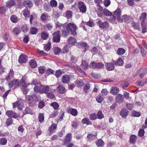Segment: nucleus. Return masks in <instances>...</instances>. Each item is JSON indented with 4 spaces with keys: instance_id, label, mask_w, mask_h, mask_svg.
I'll return each mask as SVG.
<instances>
[{
    "instance_id": "obj_58",
    "label": "nucleus",
    "mask_w": 147,
    "mask_h": 147,
    "mask_svg": "<svg viewBox=\"0 0 147 147\" xmlns=\"http://www.w3.org/2000/svg\"><path fill=\"white\" fill-rule=\"evenodd\" d=\"M36 15L35 13H33L32 15H31L30 16V22L31 24L32 23V21L34 20V18H36Z\"/></svg>"
},
{
    "instance_id": "obj_54",
    "label": "nucleus",
    "mask_w": 147,
    "mask_h": 147,
    "mask_svg": "<svg viewBox=\"0 0 147 147\" xmlns=\"http://www.w3.org/2000/svg\"><path fill=\"white\" fill-rule=\"evenodd\" d=\"M7 143L6 139L4 138L0 139V144L2 145H5Z\"/></svg>"
},
{
    "instance_id": "obj_44",
    "label": "nucleus",
    "mask_w": 147,
    "mask_h": 147,
    "mask_svg": "<svg viewBox=\"0 0 147 147\" xmlns=\"http://www.w3.org/2000/svg\"><path fill=\"white\" fill-rule=\"evenodd\" d=\"M96 134L92 135V134H89L87 136V138L89 140H93L96 138Z\"/></svg>"
},
{
    "instance_id": "obj_64",
    "label": "nucleus",
    "mask_w": 147,
    "mask_h": 147,
    "mask_svg": "<svg viewBox=\"0 0 147 147\" xmlns=\"http://www.w3.org/2000/svg\"><path fill=\"white\" fill-rule=\"evenodd\" d=\"M144 130L143 129H140L138 132V135L140 137H142L144 134Z\"/></svg>"
},
{
    "instance_id": "obj_47",
    "label": "nucleus",
    "mask_w": 147,
    "mask_h": 147,
    "mask_svg": "<svg viewBox=\"0 0 147 147\" xmlns=\"http://www.w3.org/2000/svg\"><path fill=\"white\" fill-rule=\"evenodd\" d=\"M132 25L135 29L138 30H140V25L138 23L134 22L132 23Z\"/></svg>"
},
{
    "instance_id": "obj_31",
    "label": "nucleus",
    "mask_w": 147,
    "mask_h": 147,
    "mask_svg": "<svg viewBox=\"0 0 147 147\" xmlns=\"http://www.w3.org/2000/svg\"><path fill=\"white\" fill-rule=\"evenodd\" d=\"M114 63L116 65L120 66L122 65L124 63L123 60L121 58H118L117 61H115Z\"/></svg>"
},
{
    "instance_id": "obj_26",
    "label": "nucleus",
    "mask_w": 147,
    "mask_h": 147,
    "mask_svg": "<svg viewBox=\"0 0 147 147\" xmlns=\"http://www.w3.org/2000/svg\"><path fill=\"white\" fill-rule=\"evenodd\" d=\"M76 43V39L74 37H69L68 39V43L70 45H73Z\"/></svg>"
},
{
    "instance_id": "obj_34",
    "label": "nucleus",
    "mask_w": 147,
    "mask_h": 147,
    "mask_svg": "<svg viewBox=\"0 0 147 147\" xmlns=\"http://www.w3.org/2000/svg\"><path fill=\"white\" fill-rule=\"evenodd\" d=\"M103 13L104 15L106 16H111L112 15V13L111 12L105 9L103 10Z\"/></svg>"
},
{
    "instance_id": "obj_32",
    "label": "nucleus",
    "mask_w": 147,
    "mask_h": 147,
    "mask_svg": "<svg viewBox=\"0 0 147 147\" xmlns=\"http://www.w3.org/2000/svg\"><path fill=\"white\" fill-rule=\"evenodd\" d=\"M81 65L83 68L84 69H87L89 67L88 64L84 60L82 61Z\"/></svg>"
},
{
    "instance_id": "obj_39",
    "label": "nucleus",
    "mask_w": 147,
    "mask_h": 147,
    "mask_svg": "<svg viewBox=\"0 0 147 147\" xmlns=\"http://www.w3.org/2000/svg\"><path fill=\"white\" fill-rule=\"evenodd\" d=\"M76 84L77 86L80 87L83 84V82L82 80L78 79L76 82Z\"/></svg>"
},
{
    "instance_id": "obj_4",
    "label": "nucleus",
    "mask_w": 147,
    "mask_h": 147,
    "mask_svg": "<svg viewBox=\"0 0 147 147\" xmlns=\"http://www.w3.org/2000/svg\"><path fill=\"white\" fill-rule=\"evenodd\" d=\"M78 7L80 12H81L82 13H86L87 10L86 6L84 3L83 1H79L78 3Z\"/></svg>"
},
{
    "instance_id": "obj_17",
    "label": "nucleus",
    "mask_w": 147,
    "mask_h": 147,
    "mask_svg": "<svg viewBox=\"0 0 147 147\" xmlns=\"http://www.w3.org/2000/svg\"><path fill=\"white\" fill-rule=\"evenodd\" d=\"M49 89L50 88L49 86L46 85L42 86L41 87V93L47 94L48 92Z\"/></svg>"
},
{
    "instance_id": "obj_42",
    "label": "nucleus",
    "mask_w": 147,
    "mask_h": 147,
    "mask_svg": "<svg viewBox=\"0 0 147 147\" xmlns=\"http://www.w3.org/2000/svg\"><path fill=\"white\" fill-rule=\"evenodd\" d=\"M100 94L97 96L96 98V100L98 102L101 103L103 100V98L102 96Z\"/></svg>"
},
{
    "instance_id": "obj_7",
    "label": "nucleus",
    "mask_w": 147,
    "mask_h": 147,
    "mask_svg": "<svg viewBox=\"0 0 147 147\" xmlns=\"http://www.w3.org/2000/svg\"><path fill=\"white\" fill-rule=\"evenodd\" d=\"M6 114L9 117L15 118L19 116V115L18 114L15 113L12 110L7 111Z\"/></svg>"
},
{
    "instance_id": "obj_36",
    "label": "nucleus",
    "mask_w": 147,
    "mask_h": 147,
    "mask_svg": "<svg viewBox=\"0 0 147 147\" xmlns=\"http://www.w3.org/2000/svg\"><path fill=\"white\" fill-rule=\"evenodd\" d=\"M51 89L50 90H51ZM54 90L53 89L51 91H50L51 92L49 93H47V98H50V99H53L54 98V95L53 94V92H54Z\"/></svg>"
},
{
    "instance_id": "obj_52",
    "label": "nucleus",
    "mask_w": 147,
    "mask_h": 147,
    "mask_svg": "<svg viewBox=\"0 0 147 147\" xmlns=\"http://www.w3.org/2000/svg\"><path fill=\"white\" fill-rule=\"evenodd\" d=\"M51 105L55 109H57L58 108L59 105L57 102H54L51 104Z\"/></svg>"
},
{
    "instance_id": "obj_3",
    "label": "nucleus",
    "mask_w": 147,
    "mask_h": 147,
    "mask_svg": "<svg viewBox=\"0 0 147 147\" xmlns=\"http://www.w3.org/2000/svg\"><path fill=\"white\" fill-rule=\"evenodd\" d=\"M121 11L119 8H117L114 12L113 16L115 19H116L118 22L122 23L123 22V19L121 18Z\"/></svg>"
},
{
    "instance_id": "obj_55",
    "label": "nucleus",
    "mask_w": 147,
    "mask_h": 147,
    "mask_svg": "<svg viewBox=\"0 0 147 147\" xmlns=\"http://www.w3.org/2000/svg\"><path fill=\"white\" fill-rule=\"evenodd\" d=\"M108 92L107 90L106 89H103L101 92V95L102 96H106L108 94Z\"/></svg>"
},
{
    "instance_id": "obj_11",
    "label": "nucleus",
    "mask_w": 147,
    "mask_h": 147,
    "mask_svg": "<svg viewBox=\"0 0 147 147\" xmlns=\"http://www.w3.org/2000/svg\"><path fill=\"white\" fill-rule=\"evenodd\" d=\"M70 79V77L69 75H65L62 78V82L63 84H67L69 82Z\"/></svg>"
},
{
    "instance_id": "obj_56",
    "label": "nucleus",
    "mask_w": 147,
    "mask_h": 147,
    "mask_svg": "<svg viewBox=\"0 0 147 147\" xmlns=\"http://www.w3.org/2000/svg\"><path fill=\"white\" fill-rule=\"evenodd\" d=\"M34 91L37 92H40L41 93V88L38 86H36L34 88Z\"/></svg>"
},
{
    "instance_id": "obj_33",
    "label": "nucleus",
    "mask_w": 147,
    "mask_h": 147,
    "mask_svg": "<svg viewBox=\"0 0 147 147\" xmlns=\"http://www.w3.org/2000/svg\"><path fill=\"white\" fill-rule=\"evenodd\" d=\"M125 50L122 48H119L118 49L117 53L118 55H121L124 54L125 52Z\"/></svg>"
},
{
    "instance_id": "obj_57",
    "label": "nucleus",
    "mask_w": 147,
    "mask_h": 147,
    "mask_svg": "<svg viewBox=\"0 0 147 147\" xmlns=\"http://www.w3.org/2000/svg\"><path fill=\"white\" fill-rule=\"evenodd\" d=\"M86 24L88 26L90 27H93L95 25L94 22L91 20H90L88 22H87Z\"/></svg>"
},
{
    "instance_id": "obj_21",
    "label": "nucleus",
    "mask_w": 147,
    "mask_h": 147,
    "mask_svg": "<svg viewBox=\"0 0 147 147\" xmlns=\"http://www.w3.org/2000/svg\"><path fill=\"white\" fill-rule=\"evenodd\" d=\"M43 6L44 9L45 11L49 12L51 11V7L49 5L47 4V3H44Z\"/></svg>"
},
{
    "instance_id": "obj_49",
    "label": "nucleus",
    "mask_w": 147,
    "mask_h": 147,
    "mask_svg": "<svg viewBox=\"0 0 147 147\" xmlns=\"http://www.w3.org/2000/svg\"><path fill=\"white\" fill-rule=\"evenodd\" d=\"M38 31V30L37 28L32 27L30 30V33L32 34H36L37 32Z\"/></svg>"
},
{
    "instance_id": "obj_13",
    "label": "nucleus",
    "mask_w": 147,
    "mask_h": 147,
    "mask_svg": "<svg viewBox=\"0 0 147 147\" xmlns=\"http://www.w3.org/2000/svg\"><path fill=\"white\" fill-rule=\"evenodd\" d=\"M105 66L106 69L108 71L113 70L114 69V65L111 63H107L105 64Z\"/></svg>"
},
{
    "instance_id": "obj_51",
    "label": "nucleus",
    "mask_w": 147,
    "mask_h": 147,
    "mask_svg": "<svg viewBox=\"0 0 147 147\" xmlns=\"http://www.w3.org/2000/svg\"><path fill=\"white\" fill-rule=\"evenodd\" d=\"M96 116L99 119H102L104 117V115L102 113V112L100 111H98Z\"/></svg>"
},
{
    "instance_id": "obj_5",
    "label": "nucleus",
    "mask_w": 147,
    "mask_h": 147,
    "mask_svg": "<svg viewBox=\"0 0 147 147\" xmlns=\"http://www.w3.org/2000/svg\"><path fill=\"white\" fill-rule=\"evenodd\" d=\"M13 108L17 107L19 110H22L24 107L23 101L22 100H19L13 103Z\"/></svg>"
},
{
    "instance_id": "obj_60",
    "label": "nucleus",
    "mask_w": 147,
    "mask_h": 147,
    "mask_svg": "<svg viewBox=\"0 0 147 147\" xmlns=\"http://www.w3.org/2000/svg\"><path fill=\"white\" fill-rule=\"evenodd\" d=\"M39 73L40 74H43L45 71V68L42 66H40L38 69Z\"/></svg>"
},
{
    "instance_id": "obj_40",
    "label": "nucleus",
    "mask_w": 147,
    "mask_h": 147,
    "mask_svg": "<svg viewBox=\"0 0 147 147\" xmlns=\"http://www.w3.org/2000/svg\"><path fill=\"white\" fill-rule=\"evenodd\" d=\"M49 3L51 6L52 7H56L57 6V3L55 0H51Z\"/></svg>"
},
{
    "instance_id": "obj_45",
    "label": "nucleus",
    "mask_w": 147,
    "mask_h": 147,
    "mask_svg": "<svg viewBox=\"0 0 147 147\" xmlns=\"http://www.w3.org/2000/svg\"><path fill=\"white\" fill-rule=\"evenodd\" d=\"M72 13V12L71 11L68 10L66 11V16L67 19H69L71 17Z\"/></svg>"
},
{
    "instance_id": "obj_35",
    "label": "nucleus",
    "mask_w": 147,
    "mask_h": 147,
    "mask_svg": "<svg viewBox=\"0 0 147 147\" xmlns=\"http://www.w3.org/2000/svg\"><path fill=\"white\" fill-rule=\"evenodd\" d=\"M140 71L141 72V73L140 74V78H142L144 76L145 73L146 72V68H141L140 69Z\"/></svg>"
},
{
    "instance_id": "obj_30",
    "label": "nucleus",
    "mask_w": 147,
    "mask_h": 147,
    "mask_svg": "<svg viewBox=\"0 0 147 147\" xmlns=\"http://www.w3.org/2000/svg\"><path fill=\"white\" fill-rule=\"evenodd\" d=\"M121 19H123V22L124 21V22H126L127 21L130 20L131 19L130 16H127V15H124L122 16Z\"/></svg>"
},
{
    "instance_id": "obj_27",
    "label": "nucleus",
    "mask_w": 147,
    "mask_h": 147,
    "mask_svg": "<svg viewBox=\"0 0 147 147\" xmlns=\"http://www.w3.org/2000/svg\"><path fill=\"white\" fill-rule=\"evenodd\" d=\"M147 13L145 12H144L141 14L139 18V19L140 20H142V22L144 21L145 22V20H146L147 17Z\"/></svg>"
},
{
    "instance_id": "obj_46",
    "label": "nucleus",
    "mask_w": 147,
    "mask_h": 147,
    "mask_svg": "<svg viewBox=\"0 0 147 147\" xmlns=\"http://www.w3.org/2000/svg\"><path fill=\"white\" fill-rule=\"evenodd\" d=\"M21 84V85L22 87H27V84L26 83L25 80L24 79L23 77L20 80V82Z\"/></svg>"
},
{
    "instance_id": "obj_19",
    "label": "nucleus",
    "mask_w": 147,
    "mask_h": 147,
    "mask_svg": "<svg viewBox=\"0 0 147 147\" xmlns=\"http://www.w3.org/2000/svg\"><path fill=\"white\" fill-rule=\"evenodd\" d=\"M33 3L30 0H26L23 2V5L31 8L32 6Z\"/></svg>"
},
{
    "instance_id": "obj_37",
    "label": "nucleus",
    "mask_w": 147,
    "mask_h": 147,
    "mask_svg": "<svg viewBox=\"0 0 147 147\" xmlns=\"http://www.w3.org/2000/svg\"><path fill=\"white\" fill-rule=\"evenodd\" d=\"M54 53L55 55H59L61 52V50L57 47H55L53 48Z\"/></svg>"
},
{
    "instance_id": "obj_29",
    "label": "nucleus",
    "mask_w": 147,
    "mask_h": 147,
    "mask_svg": "<svg viewBox=\"0 0 147 147\" xmlns=\"http://www.w3.org/2000/svg\"><path fill=\"white\" fill-rule=\"evenodd\" d=\"M12 32L13 34L17 35L20 33V28L19 27H16L13 29Z\"/></svg>"
},
{
    "instance_id": "obj_59",
    "label": "nucleus",
    "mask_w": 147,
    "mask_h": 147,
    "mask_svg": "<svg viewBox=\"0 0 147 147\" xmlns=\"http://www.w3.org/2000/svg\"><path fill=\"white\" fill-rule=\"evenodd\" d=\"M71 138V134H68L66 136L65 141L66 142H68L70 141Z\"/></svg>"
},
{
    "instance_id": "obj_28",
    "label": "nucleus",
    "mask_w": 147,
    "mask_h": 147,
    "mask_svg": "<svg viewBox=\"0 0 147 147\" xmlns=\"http://www.w3.org/2000/svg\"><path fill=\"white\" fill-rule=\"evenodd\" d=\"M57 127V125L55 124H52L49 128L48 130L50 133H52L54 131V130L56 129Z\"/></svg>"
},
{
    "instance_id": "obj_61",
    "label": "nucleus",
    "mask_w": 147,
    "mask_h": 147,
    "mask_svg": "<svg viewBox=\"0 0 147 147\" xmlns=\"http://www.w3.org/2000/svg\"><path fill=\"white\" fill-rule=\"evenodd\" d=\"M104 64L101 63H99L96 64V68L101 69L104 67Z\"/></svg>"
},
{
    "instance_id": "obj_1",
    "label": "nucleus",
    "mask_w": 147,
    "mask_h": 147,
    "mask_svg": "<svg viewBox=\"0 0 147 147\" xmlns=\"http://www.w3.org/2000/svg\"><path fill=\"white\" fill-rule=\"evenodd\" d=\"M65 26H66V28L71 31V35L74 36H77L76 30L77 27L74 24L70 23L67 24L66 23H65Z\"/></svg>"
},
{
    "instance_id": "obj_25",
    "label": "nucleus",
    "mask_w": 147,
    "mask_h": 147,
    "mask_svg": "<svg viewBox=\"0 0 147 147\" xmlns=\"http://www.w3.org/2000/svg\"><path fill=\"white\" fill-rule=\"evenodd\" d=\"M137 138V137L134 135L130 136L129 137L130 143L131 144H134L136 142Z\"/></svg>"
},
{
    "instance_id": "obj_43",
    "label": "nucleus",
    "mask_w": 147,
    "mask_h": 147,
    "mask_svg": "<svg viewBox=\"0 0 147 147\" xmlns=\"http://www.w3.org/2000/svg\"><path fill=\"white\" fill-rule=\"evenodd\" d=\"M10 19L11 21L13 23H16L18 21L17 17L15 15H12L11 16Z\"/></svg>"
},
{
    "instance_id": "obj_23",
    "label": "nucleus",
    "mask_w": 147,
    "mask_h": 147,
    "mask_svg": "<svg viewBox=\"0 0 147 147\" xmlns=\"http://www.w3.org/2000/svg\"><path fill=\"white\" fill-rule=\"evenodd\" d=\"M62 36H69V30L68 29H67L66 28H64V29L62 30Z\"/></svg>"
},
{
    "instance_id": "obj_41",
    "label": "nucleus",
    "mask_w": 147,
    "mask_h": 147,
    "mask_svg": "<svg viewBox=\"0 0 147 147\" xmlns=\"http://www.w3.org/2000/svg\"><path fill=\"white\" fill-rule=\"evenodd\" d=\"M96 144L97 146L98 147H102L104 144V143L103 141L101 140H99L96 142Z\"/></svg>"
},
{
    "instance_id": "obj_15",
    "label": "nucleus",
    "mask_w": 147,
    "mask_h": 147,
    "mask_svg": "<svg viewBox=\"0 0 147 147\" xmlns=\"http://www.w3.org/2000/svg\"><path fill=\"white\" fill-rule=\"evenodd\" d=\"M40 18L42 21L45 22L46 20H49L50 19V16L45 13L41 14Z\"/></svg>"
},
{
    "instance_id": "obj_8",
    "label": "nucleus",
    "mask_w": 147,
    "mask_h": 147,
    "mask_svg": "<svg viewBox=\"0 0 147 147\" xmlns=\"http://www.w3.org/2000/svg\"><path fill=\"white\" fill-rule=\"evenodd\" d=\"M67 111L68 113L71 114L73 116H76L78 114L77 109L72 108H68L67 109Z\"/></svg>"
},
{
    "instance_id": "obj_62",
    "label": "nucleus",
    "mask_w": 147,
    "mask_h": 147,
    "mask_svg": "<svg viewBox=\"0 0 147 147\" xmlns=\"http://www.w3.org/2000/svg\"><path fill=\"white\" fill-rule=\"evenodd\" d=\"M12 119L11 118H9L7 119L6 121V125L7 126H9L12 124Z\"/></svg>"
},
{
    "instance_id": "obj_63",
    "label": "nucleus",
    "mask_w": 147,
    "mask_h": 147,
    "mask_svg": "<svg viewBox=\"0 0 147 147\" xmlns=\"http://www.w3.org/2000/svg\"><path fill=\"white\" fill-rule=\"evenodd\" d=\"M104 3L106 7H107L110 5L111 1L110 0H105L104 1Z\"/></svg>"
},
{
    "instance_id": "obj_2",
    "label": "nucleus",
    "mask_w": 147,
    "mask_h": 147,
    "mask_svg": "<svg viewBox=\"0 0 147 147\" xmlns=\"http://www.w3.org/2000/svg\"><path fill=\"white\" fill-rule=\"evenodd\" d=\"M96 21L97 24L100 28L105 30H107L108 28L109 24L107 22H102L100 19H97Z\"/></svg>"
},
{
    "instance_id": "obj_16",
    "label": "nucleus",
    "mask_w": 147,
    "mask_h": 147,
    "mask_svg": "<svg viewBox=\"0 0 147 147\" xmlns=\"http://www.w3.org/2000/svg\"><path fill=\"white\" fill-rule=\"evenodd\" d=\"M119 91V89L118 88L116 87H113L111 88L110 93L114 95H115Z\"/></svg>"
},
{
    "instance_id": "obj_50",
    "label": "nucleus",
    "mask_w": 147,
    "mask_h": 147,
    "mask_svg": "<svg viewBox=\"0 0 147 147\" xmlns=\"http://www.w3.org/2000/svg\"><path fill=\"white\" fill-rule=\"evenodd\" d=\"M39 121L42 123L44 120V114L43 113H40L38 116Z\"/></svg>"
},
{
    "instance_id": "obj_20",
    "label": "nucleus",
    "mask_w": 147,
    "mask_h": 147,
    "mask_svg": "<svg viewBox=\"0 0 147 147\" xmlns=\"http://www.w3.org/2000/svg\"><path fill=\"white\" fill-rule=\"evenodd\" d=\"M120 115L122 117L124 118L127 116L128 114V111L127 109H123L121 111Z\"/></svg>"
},
{
    "instance_id": "obj_14",
    "label": "nucleus",
    "mask_w": 147,
    "mask_h": 147,
    "mask_svg": "<svg viewBox=\"0 0 147 147\" xmlns=\"http://www.w3.org/2000/svg\"><path fill=\"white\" fill-rule=\"evenodd\" d=\"M142 27V31L143 34H144L147 32V24L144 21L142 22L141 23Z\"/></svg>"
},
{
    "instance_id": "obj_22",
    "label": "nucleus",
    "mask_w": 147,
    "mask_h": 147,
    "mask_svg": "<svg viewBox=\"0 0 147 147\" xmlns=\"http://www.w3.org/2000/svg\"><path fill=\"white\" fill-rule=\"evenodd\" d=\"M29 63L30 67L33 68H35L37 66L36 62V61L33 59L29 61Z\"/></svg>"
},
{
    "instance_id": "obj_6",
    "label": "nucleus",
    "mask_w": 147,
    "mask_h": 147,
    "mask_svg": "<svg viewBox=\"0 0 147 147\" xmlns=\"http://www.w3.org/2000/svg\"><path fill=\"white\" fill-rule=\"evenodd\" d=\"M7 84L9 87L11 88L13 86H14V88H15L21 85V84L19 81V80H18L9 81Z\"/></svg>"
},
{
    "instance_id": "obj_18",
    "label": "nucleus",
    "mask_w": 147,
    "mask_h": 147,
    "mask_svg": "<svg viewBox=\"0 0 147 147\" xmlns=\"http://www.w3.org/2000/svg\"><path fill=\"white\" fill-rule=\"evenodd\" d=\"M115 99L117 102L121 103L123 100V95L120 94H118L115 97Z\"/></svg>"
},
{
    "instance_id": "obj_24",
    "label": "nucleus",
    "mask_w": 147,
    "mask_h": 147,
    "mask_svg": "<svg viewBox=\"0 0 147 147\" xmlns=\"http://www.w3.org/2000/svg\"><path fill=\"white\" fill-rule=\"evenodd\" d=\"M16 3L14 0H10L7 2L6 5L7 7H10L13 6Z\"/></svg>"
},
{
    "instance_id": "obj_10",
    "label": "nucleus",
    "mask_w": 147,
    "mask_h": 147,
    "mask_svg": "<svg viewBox=\"0 0 147 147\" xmlns=\"http://www.w3.org/2000/svg\"><path fill=\"white\" fill-rule=\"evenodd\" d=\"M78 47L80 48L83 47H84L85 49L84 52H85L89 48V46L87 43L84 42H79L78 44Z\"/></svg>"
},
{
    "instance_id": "obj_48",
    "label": "nucleus",
    "mask_w": 147,
    "mask_h": 147,
    "mask_svg": "<svg viewBox=\"0 0 147 147\" xmlns=\"http://www.w3.org/2000/svg\"><path fill=\"white\" fill-rule=\"evenodd\" d=\"M51 45V43L50 42H49L44 47V49L46 51H48L50 49V47Z\"/></svg>"
},
{
    "instance_id": "obj_9",
    "label": "nucleus",
    "mask_w": 147,
    "mask_h": 147,
    "mask_svg": "<svg viewBox=\"0 0 147 147\" xmlns=\"http://www.w3.org/2000/svg\"><path fill=\"white\" fill-rule=\"evenodd\" d=\"M57 92L59 93L63 94L66 92V89L65 87L63 85H59L57 88Z\"/></svg>"
},
{
    "instance_id": "obj_53",
    "label": "nucleus",
    "mask_w": 147,
    "mask_h": 147,
    "mask_svg": "<svg viewBox=\"0 0 147 147\" xmlns=\"http://www.w3.org/2000/svg\"><path fill=\"white\" fill-rule=\"evenodd\" d=\"M26 100L29 104H30L33 101V97L31 96H27L26 97Z\"/></svg>"
},
{
    "instance_id": "obj_38",
    "label": "nucleus",
    "mask_w": 147,
    "mask_h": 147,
    "mask_svg": "<svg viewBox=\"0 0 147 147\" xmlns=\"http://www.w3.org/2000/svg\"><path fill=\"white\" fill-rule=\"evenodd\" d=\"M23 15L26 18L30 17V11L28 9H25L23 11Z\"/></svg>"
},
{
    "instance_id": "obj_12",
    "label": "nucleus",
    "mask_w": 147,
    "mask_h": 147,
    "mask_svg": "<svg viewBox=\"0 0 147 147\" xmlns=\"http://www.w3.org/2000/svg\"><path fill=\"white\" fill-rule=\"evenodd\" d=\"M27 60L26 56L24 55H22L19 57L18 61L21 63H25Z\"/></svg>"
}]
</instances>
